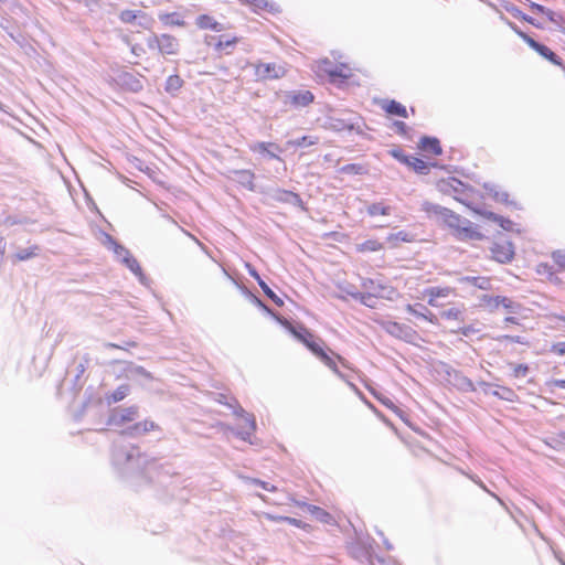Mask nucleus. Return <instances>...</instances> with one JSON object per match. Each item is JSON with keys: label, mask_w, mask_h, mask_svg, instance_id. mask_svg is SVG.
Instances as JSON below:
<instances>
[{"label": "nucleus", "mask_w": 565, "mask_h": 565, "mask_svg": "<svg viewBox=\"0 0 565 565\" xmlns=\"http://www.w3.org/2000/svg\"><path fill=\"white\" fill-rule=\"evenodd\" d=\"M138 417L139 407L137 405L115 408L108 417V425L119 428L120 435L132 438L140 437L159 429V425L151 419L135 422Z\"/></svg>", "instance_id": "obj_1"}, {"label": "nucleus", "mask_w": 565, "mask_h": 565, "mask_svg": "<svg viewBox=\"0 0 565 565\" xmlns=\"http://www.w3.org/2000/svg\"><path fill=\"white\" fill-rule=\"evenodd\" d=\"M423 211H425L429 215H435L438 218H441L446 222L449 227L455 228L456 231L463 224V220L460 215L456 214L451 210L444 207L441 205L425 201L422 204Z\"/></svg>", "instance_id": "obj_2"}, {"label": "nucleus", "mask_w": 565, "mask_h": 565, "mask_svg": "<svg viewBox=\"0 0 565 565\" xmlns=\"http://www.w3.org/2000/svg\"><path fill=\"white\" fill-rule=\"evenodd\" d=\"M290 331L296 337V339H298L299 341L305 343L306 347L312 353H326L324 349H323L324 342L320 338L312 334L307 328H305L302 326H297V327L291 326Z\"/></svg>", "instance_id": "obj_3"}, {"label": "nucleus", "mask_w": 565, "mask_h": 565, "mask_svg": "<svg viewBox=\"0 0 565 565\" xmlns=\"http://www.w3.org/2000/svg\"><path fill=\"white\" fill-rule=\"evenodd\" d=\"M255 68V76L258 81L277 79L285 75L286 71L281 65L275 63H258L253 64Z\"/></svg>", "instance_id": "obj_4"}, {"label": "nucleus", "mask_w": 565, "mask_h": 565, "mask_svg": "<svg viewBox=\"0 0 565 565\" xmlns=\"http://www.w3.org/2000/svg\"><path fill=\"white\" fill-rule=\"evenodd\" d=\"M438 188L443 193L454 195L457 201L466 204L462 195L467 190V185L462 181L456 178H449L448 180H441L438 183Z\"/></svg>", "instance_id": "obj_5"}, {"label": "nucleus", "mask_w": 565, "mask_h": 565, "mask_svg": "<svg viewBox=\"0 0 565 565\" xmlns=\"http://www.w3.org/2000/svg\"><path fill=\"white\" fill-rule=\"evenodd\" d=\"M267 195L270 200H273L275 202L298 206V207L305 210L303 202H302L301 198L299 196V194H297L292 191L282 190V189L277 188V189L269 190L267 192Z\"/></svg>", "instance_id": "obj_6"}, {"label": "nucleus", "mask_w": 565, "mask_h": 565, "mask_svg": "<svg viewBox=\"0 0 565 565\" xmlns=\"http://www.w3.org/2000/svg\"><path fill=\"white\" fill-rule=\"evenodd\" d=\"M322 362L341 377L350 376L353 367L347 363L342 355H320Z\"/></svg>", "instance_id": "obj_7"}, {"label": "nucleus", "mask_w": 565, "mask_h": 565, "mask_svg": "<svg viewBox=\"0 0 565 565\" xmlns=\"http://www.w3.org/2000/svg\"><path fill=\"white\" fill-rule=\"evenodd\" d=\"M490 250L492 258L501 264L510 263L514 257V247L509 241L494 243Z\"/></svg>", "instance_id": "obj_8"}, {"label": "nucleus", "mask_w": 565, "mask_h": 565, "mask_svg": "<svg viewBox=\"0 0 565 565\" xmlns=\"http://www.w3.org/2000/svg\"><path fill=\"white\" fill-rule=\"evenodd\" d=\"M238 429L237 435L243 439L250 441V437L254 435L256 430V422L255 417L252 414L242 412L238 414Z\"/></svg>", "instance_id": "obj_9"}, {"label": "nucleus", "mask_w": 565, "mask_h": 565, "mask_svg": "<svg viewBox=\"0 0 565 565\" xmlns=\"http://www.w3.org/2000/svg\"><path fill=\"white\" fill-rule=\"evenodd\" d=\"M362 288L365 290V292L379 298H390V295L394 292L390 286L383 285L381 281H376L370 278L362 280Z\"/></svg>", "instance_id": "obj_10"}, {"label": "nucleus", "mask_w": 565, "mask_h": 565, "mask_svg": "<svg viewBox=\"0 0 565 565\" xmlns=\"http://www.w3.org/2000/svg\"><path fill=\"white\" fill-rule=\"evenodd\" d=\"M384 328L391 335L407 342L412 341V339L415 337V333L411 327L401 324L395 321H387L384 324Z\"/></svg>", "instance_id": "obj_11"}, {"label": "nucleus", "mask_w": 565, "mask_h": 565, "mask_svg": "<svg viewBox=\"0 0 565 565\" xmlns=\"http://www.w3.org/2000/svg\"><path fill=\"white\" fill-rule=\"evenodd\" d=\"M465 316L463 305H451L448 308H443L437 315L438 321L444 320L448 322H462Z\"/></svg>", "instance_id": "obj_12"}, {"label": "nucleus", "mask_w": 565, "mask_h": 565, "mask_svg": "<svg viewBox=\"0 0 565 565\" xmlns=\"http://www.w3.org/2000/svg\"><path fill=\"white\" fill-rule=\"evenodd\" d=\"M230 179L239 183L249 191H254L255 189V174L250 170H232L230 171Z\"/></svg>", "instance_id": "obj_13"}, {"label": "nucleus", "mask_w": 565, "mask_h": 565, "mask_svg": "<svg viewBox=\"0 0 565 565\" xmlns=\"http://www.w3.org/2000/svg\"><path fill=\"white\" fill-rule=\"evenodd\" d=\"M454 292V289L450 287H429L425 290V295L428 297V303L433 307H440L438 298L448 297Z\"/></svg>", "instance_id": "obj_14"}, {"label": "nucleus", "mask_w": 565, "mask_h": 565, "mask_svg": "<svg viewBox=\"0 0 565 565\" xmlns=\"http://www.w3.org/2000/svg\"><path fill=\"white\" fill-rule=\"evenodd\" d=\"M160 52L162 55H175L179 52V41L170 34L160 35Z\"/></svg>", "instance_id": "obj_15"}, {"label": "nucleus", "mask_w": 565, "mask_h": 565, "mask_svg": "<svg viewBox=\"0 0 565 565\" xmlns=\"http://www.w3.org/2000/svg\"><path fill=\"white\" fill-rule=\"evenodd\" d=\"M250 150L253 152L266 154L270 159H278L280 158L276 154L275 151H281L280 147L273 142H254L249 146Z\"/></svg>", "instance_id": "obj_16"}, {"label": "nucleus", "mask_w": 565, "mask_h": 565, "mask_svg": "<svg viewBox=\"0 0 565 565\" xmlns=\"http://www.w3.org/2000/svg\"><path fill=\"white\" fill-rule=\"evenodd\" d=\"M459 238L461 239H482L483 235L472 226L471 222L463 220V224L457 231Z\"/></svg>", "instance_id": "obj_17"}, {"label": "nucleus", "mask_w": 565, "mask_h": 565, "mask_svg": "<svg viewBox=\"0 0 565 565\" xmlns=\"http://www.w3.org/2000/svg\"><path fill=\"white\" fill-rule=\"evenodd\" d=\"M459 282L471 285L478 289L489 290L491 288V281L488 277L481 276H463L460 277Z\"/></svg>", "instance_id": "obj_18"}, {"label": "nucleus", "mask_w": 565, "mask_h": 565, "mask_svg": "<svg viewBox=\"0 0 565 565\" xmlns=\"http://www.w3.org/2000/svg\"><path fill=\"white\" fill-rule=\"evenodd\" d=\"M407 310L412 315H414V316H416L418 318L428 320L431 323H437L438 322L437 315H434L425 306H423L420 303H416L415 306H408Z\"/></svg>", "instance_id": "obj_19"}, {"label": "nucleus", "mask_w": 565, "mask_h": 565, "mask_svg": "<svg viewBox=\"0 0 565 565\" xmlns=\"http://www.w3.org/2000/svg\"><path fill=\"white\" fill-rule=\"evenodd\" d=\"M291 104L296 107H305L313 102V94L309 90L292 92L290 94Z\"/></svg>", "instance_id": "obj_20"}, {"label": "nucleus", "mask_w": 565, "mask_h": 565, "mask_svg": "<svg viewBox=\"0 0 565 565\" xmlns=\"http://www.w3.org/2000/svg\"><path fill=\"white\" fill-rule=\"evenodd\" d=\"M249 274L252 277H254L259 287L262 288V290L264 291V294L271 300L275 302V305H277L278 307H281L284 305V301L280 297H278L269 287L268 285L260 278V276L258 275V273L256 270H249Z\"/></svg>", "instance_id": "obj_21"}, {"label": "nucleus", "mask_w": 565, "mask_h": 565, "mask_svg": "<svg viewBox=\"0 0 565 565\" xmlns=\"http://www.w3.org/2000/svg\"><path fill=\"white\" fill-rule=\"evenodd\" d=\"M423 151H426V152H431L436 156H439L443 152V149L440 147V143H439V140L437 138H434V137H423L420 139V142H419V146H418Z\"/></svg>", "instance_id": "obj_22"}, {"label": "nucleus", "mask_w": 565, "mask_h": 565, "mask_svg": "<svg viewBox=\"0 0 565 565\" xmlns=\"http://www.w3.org/2000/svg\"><path fill=\"white\" fill-rule=\"evenodd\" d=\"M40 247L32 245L28 248H20L15 254L11 256L13 263L24 262L39 255Z\"/></svg>", "instance_id": "obj_23"}, {"label": "nucleus", "mask_w": 565, "mask_h": 565, "mask_svg": "<svg viewBox=\"0 0 565 565\" xmlns=\"http://www.w3.org/2000/svg\"><path fill=\"white\" fill-rule=\"evenodd\" d=\"M129 393H130L129 385L122 384V385L118 386L114 392H111L110 394L106 395V402L109 405L118 403V402H121L122 399H125L129 395Z\"/></svg>", "instance_id": "obj_24"}, {"label": "nucleus", "mask_w": 565, "mask_h": 565, "mask_svg": "<svg viewBox=\"0 0 565 565\" xmlns=\"http://www.w3.org/2000/svg\"><path fill=\"white\" fill-rule=\"evenodd\" d=\"M196 25L200 29H211L215 32H220L223 30L222 24L216 22L212 17L207 14H201L196 18Z\"/></svg>", "instance_id": "obj_25"}, {"label": "nucleus", "mask_w": 565, "mask_h": 565, "mask_svg": "<svg viewBox=\"0 0 565 565\" xmlns=\"http://www.w3.org/2000/svg\"><path fill=\"white\" fill-rule=\"evenodd\" d=\"M535 52H537L542 57L548 60L554 65L561 66L563 70H565V64L562 62V60L544 44H541Z\"/></svg>", "instance_id": "obj_26"}, {"label": "nucleus", "mask_w": 565, "mask_h": 565, "mask_svg": "<svg viewBox=\"0 0 565 565\" xmlns=\"http://www.w3.org/2000/svg\"><path fill=\"white\" fill-rule=\"evenodd\" d=\"M159 20L164 25H177V26L185 25V21L181 18V15L178 12L159 13Z\"/></svg>", "instance_id": "obj_27"}, {"label": "nucleus", "mask_w": 565, "mask_h": 565, "mask_svg": "<svg viewBox=\"0 0 565 565\" xmlns=\"http://www.w3.org/2000/svg\"><path fill=\"white\" fill-rule=\"evenodd\" d=\"M383 108L391 115H396L404 118H407L408 116L405 106L396 100L386 102L385 105H383Z\"/></svg>", "instance_id": "obj_28"}, {"label": "nucleus", "mask_w": 565, "mask_h": 565, "mask_svg": "<svg viewBox=\"0 0 565 565\" xmlns=\"http://www.w3.org/2000/svg\"><path fill=\"white\" fill-rule=\"evenodd\" d=\"M491 394L500 399L508 402L519 401L518 394L512 388L507 386H499L498 390H494Z\"/></svg>", "instance_id": "obj_29"}, {"label": "nucleus", "mask_w": 565, "mask_h": 565, "mask_svg": "<svg viewBox=\"0 0 565 565\" xmlns=\"http://www.w3.org/2000/svg\"><path fill=\"white\" fill-rule=\"evenodd\" d=\"M319 142V138L316 136H303L301 138L292 139L287 141L288 146L308 148Z\"/></svg>", "instance_id": "obj_30"}, {"label": "nucleus", "mask_w": 565, "mask_h": 565, "mask_svg": "<svg viewBox=\"0 0 565 565\" xmlns=\"http://www.w3.org/2000/svg\"><path fill=\"white\" fill-rule=\"evenodd\" d=\"M386 239L392 244V247H396L398 242H413L414 235L405 231H399L397 233L390 234Z\"/></svg>", "instance_id": "obj_31"}, {"label": "nucleus", "mask_w": 565, "mask_h": 565, "mask_svg": "<svg viewBox=\"0 0 565 565\" xmlns=\"http://www.w3.org/2000/svg\"><path fill=\"white\" fill-rule=\"evenodd\" d=\"M481 306L486 307L490 311L497 310L500 306L502 300V296H490V295H483L481 298Z\"/></svg>", "instance_id": "obj_32"}, {"label": "nucleus", "mask_w": 565, "mask_h": 565, "mask_svg": "<svg viewBox=\"0 0 565 565\" xmlns=\"http://www.w3.org/2000/svg\"><path fill=\"white\" fill-rule=\"evenodd\" d=\"M481 215L498 223L505 231H510L512 228V225H513L512 221L504 218L500 215H497L493 212H483V213H481Z\"/></svg>", "instance_id": "obj_33"}, {"label": "nucleus", "mask_w": 565, "mask_h": 565, "mask_svg": "<svg viewBox=\"0 0 565 565\" xmlns=\"http://www.w3.org/2000/svg\"><path fill=\"white\" fill-rule=\"evenodd\" d=\"M183 85V79L179 75H170L166 82V92L170 94L177 93Z\"/></svg>", "instance_id": "obj_34"}, {"label": "nucleus", "mask_w": 565, "mask_h": 565, "mask_svg": "<svg viewBox=\"0 0 565 565\" xmlns=\"http://www.w3.org/2000/svg\"><path fill=\"white\" fill-rule=\"evenodd\" d=\"M405 164L413 168L414 171L419 174H426L428 172V164L417 157H409L408 163Z\"/></svg>", "instance_id": "obj_35"}, {"label": "nucleus", "mask_w": 565, "mask_h": 565, "mask_svg": "<svg viewBox=\"0 0 565 565\" xmlns=\"http://www.w3.org/2000/svg\"><path fill=\"white\" fill-rule=\"evenodd\" d=\"M366 211H367V214L371 216L390 215L391 214V207L384 205L381 202L370 204L367 206Z\"/></svg>", "instance_id": "obj_36"}, {"label": "nucleus", "mask_w": 565, "mask_h": 565, "mask_svg": "<svg viewBox=\"0 0 565 565\" xmlns=\"http://www.w3.org/2000/svg\"><path fill=\"white\" fill-rule=\"evenodd\" d=\"M377 298L379 297L372 296V295H370V294H367L365 291L356 292L355 295H353V299L354 300H358L362 305H364L366 307H370V308H374L375 307Z\"/></svg>", "instance_id": "obj_37"}, {"label": "nucleus", "mask_w": 565, "mask_h": 565, "mask_svg": "<svg viewBox=\"0 0 565 565\" xmlns=\"http://www.w3.org/2000/svg\"><path fill=\"white\" fill-rule=\"evenodd\" d=\"M152 23L153 19L151 17H149L145 11L137 10V19L135 24L142 29L149 30L151 29Z\"/></svg>", "instance_id": "obj_38"}, {"label": "nucleus", "mask_w": 565, "mask_h": 565, "mask_svg": "<svg viewBox=\"0 0 565 565\" xmlns=\"http://www.w3.org/2000/svg\"><path fill=\"white\" fill-rule=\"evenodd\" d=\"M501 306L509 312V313H519L522 309V305L513 301L512 299L508 297L502 296V300H500Z\"/></svg>", "instance_id": "obj_39"}, {"label": "nucleus", "mask_w": 565, "mask_h": 565, "mask_svg": "<svg viewBox=\"0 0 565 565\" xmlns=\"http://www.w3.org/2000/svg\"><path fill=\"white\" fill-rule=\"evenodd\" d=\"M382 248L383 245L375 239H369L359 245V250L361 252H377L381 250Z\"/></svg>", "instance_id": "obj_40"}, {"label": "nucleus", "mask_w": 565, "mask_h": 565, "mask_svg": "<svg viewBox=\"0 0 565 565\" xmlns=\"http://www.w3.org/2000/svg\"><path fill=\"white\" fill-rule=\"evenodd\" d=\"M111 244L114 253L120 262L124 263L125 259H127L131 255L125 246L118 244L117 242L113 241Z\"/></svg>", "instance_id": "obj_41"}, {"label": "nucleus", "mask_w": 565, "mask_h": 565, "mask_svg": "<svg viewBox=\"0 0 565 565\" xmlns=\"http://www.w3.org/2000/svg\"><path fill=\"white\" fill-rule=\"evenodd\" d=\"M119 19L125 24H135L137 19V10H122L119 13Z\"/></svg>", "instance_id": "obj_42"}, {"label": "nucleus", "mask_w": 565, "mask_h": 565, "mask_svg": "<svg viewBox=\"0 0 565 565\" xmlns=\"http://www.w3.org/2000/svg\"><path fill=\"white\" fill-rule=\"evenodd\" d=\"M137 375H143L147 379H150V374L147 373L146 371H143L141 367H132V366H129L126 369V373H125V377L126 379H134L135 376Z\"/></svg>", "instance_id": "obj_43"}, {"label": "nucleus", "mask_w": 565, "mask_h": 565, "mask_svg": "<svg viewBox=\"0 0 565 565\" xmlns=\"http://www.w3.org/2000/svg\"><path fill=\"white\" fill-rule=\"evenodd\" d=\"M341 172L347 174H362L364 172V168L360 164L349 163L341 168Z\"/></svg>", "instance_id": "obj_44"}, {"label": "nucleus", "mask_w": 565, "mask_h": 565, "mask_svg": "<svg viewBox=\"0 0 565 565\" xmlns=\"http://www.w3.org/2000/svg\"><path fill=\"white\" fill-rule=\"evenodd\" d=\"M323 71L327 72L331 77H347L341 70L337 66H333L331 62L324 61Z\"/></svg>", "instance_id": "obj_45"}, {"label": "nucleus", "mask_w": 565, "mask_h": 565, "mask_svg": "<svg viewBox=\"0 0 565 565\" xmlns=\"http://www.w3.org/2000/svg\"><path fill=\"white\" fill-rule=\"evenodd\" d=\"M124 264L136 275H141V267L137 259L130 255L127 259H125Z\"/></svg>", "instance_id": "obj_46"}, {"label": "nucleus", "mask_w": 565, "mask_h": 565, "mask_svg": "<svg viewBox=\"0 0 565 565\" xmlns=\"http://www.w3.org/2000/svg\"><path fill=\"white\" fill-rule=\"evenodd\" d=\"M552 258L562 269H565V249L553 252Z\"/></svg>", "instance_id": "obj_47"}, {"label": "nucleus", "mask_w": 565, "mask_h": 565, "mask_svg": "<svg viewBox=\"0 0 565 565\" xmlns=\"http://www.w3.org/2000/svg\"><path fill=\"white\" fill-rule=\"evenodd\" d=\"M160 35L153 33L147 39V46L150 50H157L158 52H160Z\"/></svg>", "instance_id": "obj_48"}, {"label": "nucleus", "mask_w": 565, "mask_h": 565, "mask_svg": "<svg viewBox=\"0 0 565 565\" xmlns=\"http://www.w3.org/2000/svg\"><path fill=\"white\" fill-rule=\"evenodd\" d=\"M459 390L462 391H475L473 383L467 377H460L459 383L457 384Z\"/></svg>", "instance_id": "obj_49"}, {"label": "nucleus", "mask_w": 565, "mask_h": 565, "mask_svg": "<svg viewBox=\"0 0 565 565\" xmlns=\"http://www.w3.org/2000/svg\"><path fill=\"white\" fill-rule=\"evenodd\" d=\"M390 153L392 154V157L397 159L399 162H402L404 164L408 163L409 156H406L401 149H393L390 151Z\"/></svg>", "instance_id": "obj_50"}, {"label": "nucleus", "mask_w": 565, "mask_h": 565, "mask_svg": "<svg viewBox=\"0 0 565 565\" xmlns=\"http://www.w3.org/2000/svg\"><path fill=\"white\" fill-rule=\"evenodd\" d=\"M252 483L257 486V487H260L264 490L270 491V492L277 491V488L275 486L269 484L268 482H265V481L259 480V479H253Z\"/></svg>", "instance_id": "obj_51"}, {"label": "nucleus", "mask_w": 565, "mask_h": 565, "mask_svg": "<svg viewBox=\"0 0 565 565\" xmlns=\"http://www.w3.org/2000/svg\"><path fill=\"white\" fill-rule=\"evenodd\" d=\"M127 77L130 82L126 83L129 84L131 90L139 92L142 89V84L138 78L134 77L132 75H128Z\"/></svg>", "instance_id": "obj_52"}, {"label": "nucleus", "mask_w": 565, "mask_h": 565, "mask_svg": "<svg viewBox=\"0 0 565 565\" xmlns=\"http://www.w3.org/2000/svg\"><path fill=\"white\" fill-rule=\"evenodd\" d=\"M529 371V367L524 364H519L513 369V376L514 377H522L525 376Z\"/></svg>", "instance_id": "obj_53"}, {"label": "nucleus", "mask_w": 565, "mask_h": 565, "mask_svg": "<svg viewBox=\"0 0 565 565\" xmlns=\"http://www.w3.org/2000/svg\"><path fill=\"white\" fill-rule=\"evenodd\" d=\"M546 385L552 392L557 387L565 388V380H551Z\"/></svg>", "instance_id": "obj_54"}, {"label": "nucleus", "mask_w": 565, "mask_h": 565, "mask_svg": "<svg viewBox=\"0 0 565 565\" xmlns=\"http://www.w3.org/2000/svg\"><path fill=\"white\" fill-rule=\"evenodd\" d=\"M236 42L237 40L235 38L226 41L220 40L216 44V50L222 51L227 46H233Z\"/></svg>", "instance_id": "obj_55"}, {"label": "nucleus", "mask_w": 565, "mask_h": 565, "mask_svg": "<svg viewBox=\"0 0 565 565\" xmlns=\"http://www.w3.org/2000/svg\"><path fill=\"white\" fill-rule=\"evenodd\" d=\"M309 511L312 513V514H317L321 518H329V513L326 512L324 510L320 509L319 507H316V505H309L308 507Z\"/></svg>", "instance_id": "obj_56"}, {"label": "nucleus", "mask_w": 565, "mask_h": 565, "mask_svg": "<svg viewBox=\"0 0 565 565\" xmlns=\"http://www.w3.org/2000/svg\"><path fill=\"white\" fill-rule=\"evenodd\" d=\"M546 12H544L543 14H545L548 20L557 25H559V21H558V18L561 19L559 15H557L554 11L550 10V9H545Z\"/></svg>", "instance_id": "obj_57"}, {"label": "nucleus", "mask_w": 565, "mask_h": 565, "mask_svg": "<svg viewBox=\"0 0 565 565\" xmlns=\"http://www.w3.org/2000/svg\"><path fill=\"white\" fill-rule=\"evenodd\" d=\"M526 1L529 2V6H530V8H531V10H532L533 12H540V13H544V12H546V11H545V9H546V8H545L544 6H541V4H539V3H535V2H533V1H531V0H526Z\"/></svg>", "instance_id": "obj_58"}, {"label": "nucleus", "mask_w": 565, "mask_h": 565, "mask_svg": "<svg viewBox=\"0 0 565 565\" xmlns=\"http://www.w3.org/2000/svg\"><path fill=\"white\" fill-rule=\"evenodd\" d=\"M7 242L3 237H0V266L3 263L4 259V253H6Z\"/></svg>", "instance_id": "obj_59"}, {"label": "nucleus", "mask_w": 565, "mask_h": 565, "mask_svg": "<svg viewBox=\"0 0 565 565\" xmlns=\"http://www.w3.org/2000/svg\"><path fill=\"white\" fill-rule=\"evenodd\" d=\"M493 198L499 201V202H507L508 201V198H509V194L507 192H499V191H495L493 193Z\"/></svg>", "instance_id": "obj_60"}, {"label": "nucleus", "mask_w": 565, "mask_h": 565, "mask_svg": "<svg viewBox=\"0 0 565 565\" xmlns=\"http://www.w3.org/2000/svg\"><path fill=\"white\" fill-rule=\"evenodd\" d=\"M394 127L396 128V131L401 135H404L406 132V124L403 121H395Z\"/></svg>", "instance_id": "obj_61"}, {"label": "nucleus", "mask_w": 565, "mask_h": 565, "mask_svg": "<svg viewBox=\"0 0 565 565\" xmlns=\"http://www.w3.org/2000/svg\"><path fill=\"white\" fill-rule=\"evenodd\" d=\"M531 49H533L534 51L537 50V47L541 45V43H539L537 41H535L534 39H532L531 36L529 38V40L525 42Z\"/></svg>", "instance_id": "obj_62"}, {"label": "nucleus", "mask_w": 565, "mask_h": 565, "mask_svg": "<svg viewBox=\"0 0 565 565\" xmlns=\"http://www.w3.org/2000/svg\"><path fill=\"white\" fill-rule=\"evenodd\" d=\"M284 522H288L289 524H292V525L298 526V527L301 526V522L299 520H297V519H294V518L286 516L284 519Z\"/></svg>", "instance_id": "obj_63"}, {"label": "nucleus", "mask_w": 565, "mask_h": 565, "mask_svg": "<svg viewBox=\"0 0 565 565\" xmlns=\"http://www.w3.org/2000/svg\"><path fill=\"white\" fill-rule=\"evenodd\" d=\"M522 20L526 21L527 23H530L534 26H537V28L541 26L539 23L535 22V20L532 17H529L526 14H522Z\"/></svg>", "instance_id": "obj_64"}]
</instances>
